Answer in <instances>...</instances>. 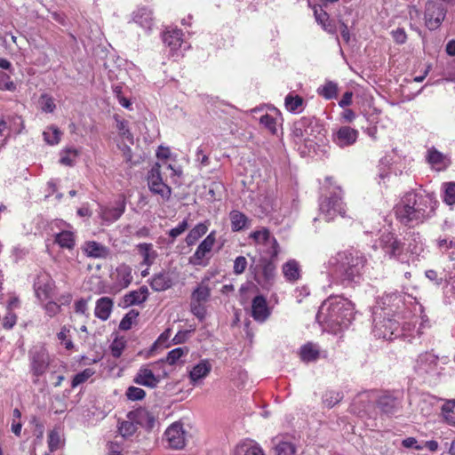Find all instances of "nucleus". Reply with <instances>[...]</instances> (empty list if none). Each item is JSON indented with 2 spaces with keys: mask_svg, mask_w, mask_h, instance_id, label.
I'll return each instance as SVG.
<instances>
[{
  "mask_svg": "<svg viewBox=\"0 0 455 455\" xmlns=\"http://www.w3.org/2000/svg\"><path fill=\"white\" fill-rule=\"evenodd\" d=\"M445 63L441 61L437 65V74L443 76V80L455 82V59H445Z\"/></svg>",
  "mask_w": 455,
  "mask_h": 455,
  "instance_id": "obj_39",
  "label": "nucleus"
},
{
  "mask_svg": "<svg viewBox=\"0 0 455 455\" xmlns=\"http://www.w3.org/2000/svg\"><path fill=\"white\" fill-rule=\"evenodd\" d=\"M133 381L138 385L153 388L160 382V379L148 366H142L138 371Z\"/></svg>",
  "mask_w": 455,
  "mask_h": 455,
  "instance_id": "obj_24",
  "label": "nucleus"
},
{
  "mask_svg": "<svg viewBox=\"0 0 455 455\" xmlns=\"http://www.w3.org/2000/svg\"><path fill=\"white\" fill-rule=\"evenodd\" d=\"M346 205L341 197V190L334 188L329 195L322 196L319 200V217L326 222L332 221L337 216L345 217Z\"/></svg>",
  "mask_w": 455,
  "mask_h": 455,
  "instance_id": "obj_6",
  "label": "nucleus"
},
{
  "mask_svg": "<svg viewBox=\"0 0 455 455\" xmlns=\"http://www.w3.org/2000/svg\"><path fill=\"white\" fill-rule=\"evenodd\" d=\"M443 201L449 204H455V183L449 182L443 184Z\"/></svg>",
  "mask_w": 455,
  "mask_h": 455,
  "instance_id": "obj_63",
  "label": "nucleus"
},
{
  "mask_svg": "<svg viewBox=\"0 0 455 455\" xmlns=\"http://www.w3.org/2000/svg\"><path fill=\"white\" fill-rule=\"evenodd\" d=\"M187 440V433L180 422H174L167 427L164 433L163 442L174 450L184 448Z\"/></svg>",
  "mask_w": 455,
  "mask_h": 455,
  "instance_id": "obj_12",
  "label": "nucleus"
},
{
  "mask_svg": "<svg viewBox=\"0 0 455 455\" xmlns=\"http://www.w3.org/2000/svg\"><path fill=\"white\" fill-rule=\"evenodd\" d=\"M212 368V363L206 359L201 360L198 363L193 366L189 371V379L191 384L195 386L201 382L205 377L209 375Z\"/></svg>",
  "mask_w": 455,
  "mask_h": 455,
  "instance_id": "obj_28",
  "label": "nucleus"
},
{
  "mask_svg": "<svg viewBox=\"0 0 455 455\" xmlns=\"http://www.w3.org/2000/svg\"><path fill=\"white\" fill-rule=\"evenodd\" d=\"M440 370L438 356L432 352L420 354L414 364V371L419 376L434 377L440 373Z\"/></svg>",
  "mask_w": 455,
  "mask_h": 455,
  "instance_id": "obj_11",
  "label": "nucleus"
},
{
  "mask_svg": "<svg viewBox=\"0 0 455 455\" xmlns=\"http://www.w3.org/2000/svg\"><path fill=\"white\" fill-rule=\"evenodd\" d=\"M30 371L36 377L44 375L49 368L51 357L44 345L37 344L28 351Z\"/></svg>",
  "mask_w": 455,
  "mask_h": 455,
  "instance_id": "obj_10",
  "label": "nucleus"
},
{
  "mask_svg": "<svg viewBox=\"0 0 455 455\" xmlns=\"http://www.w3.org/2000/svg\"><path fill=\"white\" fill-rule=\"evenodd\" d=\"M342 398L343 395L340 392L329 390L326 391L325 394L323 395V402L327 407L331 408L338 403H339L342 400Z\"/></svg>",
  "mask_w": 455,
  "mask_h": 455,
  "instance_id": "obj_57",
  "label": "nucleus"
},
{
  "mask_svg": "<svg viewBox=\"0 0 455 455\" xmlns=\"http://www.w3.org/2000/svg\"><path fill=\"white\" fill-rule=\"evenodd\" d=\"M306 107L307 101L304 98L294 92H290L284 98V108L291 114H300Z\"/></svg>",
  "mask_w": 455,
  "mask_h": 455,
  "instance_id": "obj_26",
  "label": "nucleus"
},
{
  "mask_svg": "<svg viewBox=\"0 0 455 455\" xmlns=\"http://www.w3.org/2000/svg\"><path fill=\"white\" fill-rule=\"evenodd\" d=\"M45 142L51 146L57 145L61 138L60 130L54 126H49L43 133Z\"/></svg>",
  "mask_w": 455,
  "mask_h": 455,
  "instance_id": "obj_52",
  "label": "nucleus"
},
{
  "mask_svg": "<svg viewBox=\"0 0 455 455\" xmlns=\"http://www.w3.org/2000/svg\"><path fill=\"white\" fill-rule=\"evenodd\" d=\"M187 353H188V350L183 347L174 348L167 354L165 362L170 365H173V364L177 363L181 357L186 355Z\"/></svg>",
  "mask_w": 455,
  "mask_h": 455,
  "instance_id": "obj_62",
  "label": "nucleus"
},
{
  "mask_svg": "<svg viewBox=\"0 0 455 455\" xmlns=\"http://www.w3.org/2000/svg\"><path fill=\"white\" fill-rule=\"evenodd\" d=\"M259 123L272 134H275L277 132V119L271 115L265 114L261 116Z\"/></svg>",
  "mask_w": 455,
  "mask_h": 455,
  "instance_id": "obj_58",
  "label": "nucleus"
},
{
  "mask_svg": "<svg viewBox=\"0 0 455 455\" xmlns=\"http://www.w3.org/2000/svg\"><path fill=\"white\" fill-rule=\"evenodd\" d=\"M182 31L178 28L166 30L163 35L164 43L170 47L171 51L175 52L179 48L189 47V45L182 40Z\"/></svg>",
  "mask_w": 455,
  "mask_h": 455,
  "instance_id": "obj_25",
  "label": "nucleus"
},
{
  "mask_svg": "<svg viewBox=\"0 0 455 455\" xmlns=\"http://www.w3.org/2000/svg\"><path fill=\"white\" fill-rule=\"evenodd\" d=\"M378 408L385 414L391 415L397 411L399 402L391 395H382L377 401Z\"/></svg>",
  "mask_w": 455,
  "mask_h": 455,
  "instance_id": "obj_37",
  "label": "nucleus"
},
{
  "mask_svg": "<svg viewBox=\"0 0 455 455\" xmlns=\"http://www.w3.org/2000/svg\"><path fill=\"white\" fill-rule=\"evenodd\" d=\"M452 268L451 271L448 270L447 277L449 281L444 291L450 302L455 300V263H452Z\"/></svg>",
  "mask_w": 455,
  "mask_h": 455,
  "instance_id": "obj_55",
  "label": "nucleus"
},
{
  "mask_svg": "<svg viewBox=\"0 0 455 455\" xmlns=\"http://www.w3.org/2000/svg\"><path fill=\"white\" fill-rule=\"evenodd\" d=\"M82 251L87 257L94 259H106L109 255V249L95 241L85 242Z\"/></svg>",
  "mask_w": 455,
  "mask_h": 455,
  "instance_id": "obj_27",
  "label": "nucleus"
},
{
  "mask_svg": "<svg viewBox=\"0 0 455 455\" xmlns=\"http://www.w3.org/2000/svg\"><path fill=\"white\" fill-rule=\"evenodd\" d=\"M317 93L325 100L335 99L338 95V84L333 81H326L318 87Z\"/></svg>",
  "mask_w": 455,
  "mask_h": 455,
  "instance_id": "obj_49",
  "label": "nucleus"
},
{
  "mask_svg": "<svg viewBox=\"0 0 455 455\" xmlns=\"http://www.w3.org/2000/svg\"><path fill=\"white\" fill-rule=\"evenodd\" d=\"M425 158L431 168L438 172L446 170L451 163L449 155L440 152L435 147L427 148Z\"/></svg>",
  "mask_w": 455,
  "mask_h": 455,
  "instance_id": "obj_17",
  "label": "nucleus"
},
{
  "mask_svg": "<svg viewBox=\"0 0 455 455\" xmlns=\"http://www.w3.org/2000/svg\"><path fill=\"white\" fill-rule=\"evenodd\" d=\"M372 315V333L378 339H393L400 335H406V331L411 330L410 323H400L392 316H385L378 310L373 311Z\"/></svg>",
  "mask_w": 455,
  "mask_h": 455,
  "instance_id": "obj_4",
  "label": "nucleus"
},
{
  "mask_svg": "<svg viewBox=\"0 0 455 455\" xmlns=\"http://www.w3.org/2000/svg\"><path fill=\"white\" fill-rule=\"evenodd\" d=\"M125 211L124 200L119 198L114 205L100 207V215L104 221L114 222L117 220Z\"/></svg>",
  "mask_w": 455,
  "mask_h": 455,
  "instance_id": "obj_23",
  "label": "nucleus"
},
{
  "mask_svg": "<svg viewBox=\"0 0 455 455\" xmlns=\"http://www.w3.org/2000/svg\"><path fill=\"white\" fill-rule=\"evenodd\" d=\"M437 245L441 251L443 252H449V251L451 250L450 253L451 262V264L454 263V250H455V238L454 237H445V238H439L437 241Z\"/></svg>",
  "mask_w": 455,
  "mask_h": 455,
  "instance_id": "obj_53",
  "label": "nucleus"
},
{
  "mask_svg": "<svg viewBox=\"0 0 455 455\" xmlns=\"http://www.w3.org/2000/svg\"><path fill=\"white\" fill-rule=\"evenodd\" d=\"M8 123V131L13 133H20L23 128V120L20 116H15L6 119Z\"/></svg>",
  "mask_w": 455,
  "mask_h": 455,
  "instance_id": "obj_64",
  "label": "nucleus"
},
{
  "mask_svg": "<svg viewBox=\"0 0 455 455\" xmlns=\"http://www.w3.org/2000/svg\"><path fill=\"white\" fill-rule=\"evenodd\" d=\"M425 251V244L423 238L419 234L412 233L410 236V240L405 249V252L410 253L412 256H420Z\"/></svg>",
  "mask_w": 455,
  "mask_h": 455,
  "instance_id": "obj_42",
  "label": "nucleus"
},
{
  "mask_svg": "<svg viewBox=\"0 0 455 455\" xmlns=\"http://www.w3.org/2000/svg\"><path fill=\"white\" fill-rule=\"evenodd\" d=\"M291 136L297 144H309L321 141L323 129L314 116H302L295 121L291 128Z\"/></svg>",
  "mask_w": 455,
  "mask_h": 455,
  "instance_id": "obj_5",
  "label": "nucleus"
},
{
  "mask_svg": "<svg viewBox=\"0 0 455 455\" xmlns=\"http://www.w3.org/2000/svg\"><path fill=\"white\" fill-rule=\"evenodd\" d=\"M407 323H411V330L406 331V335L411 336L412 338L415 336L419 337L424 333L426 329L430 327L429 320L426 315H421L419 317L413 316V319Z\"/></svg>",
  "mask_w": 455,
  "mask_h": 455,
  "instance_id": "obj_32",
  "label": "nucleus"
},
{
  "mask_svg": "<svg viewBox=\"0 0 455 455\" xmlns=\"http://www.w3.org/2000/svg\"><path fill=\"white\" fill-rule=\"evenodd\" d=\"M404 245L394 233L384 232L381 234L377 246L381 249L385 257L404 263L409 260Z\"/></svg>",
  "mask_w": 455,
  "mask_h": 455,
  "instance_id": "obj_7",
  "label": "nucleus"
},
{
  "mask_svg": "<svg viewBox=\"0 0 455 455\" xmlns=\"http://www.w3.org/2000/svg\"><path fill=\"white\" fill-rule=\"evenodd\" d=\"M133 21L140 27L150 29L153 25L152 12L147 7L139 8L133 12Z\"/></svg>",
  "mask_w": 455,
  "mask_h": 455,
  "instance_id": "obj_41",
  "label": "nucleus"
},
{
  "mask_svg": "<svg viewBox=\"0 0 455 455\" xmlns=\"http://www.w3.org/2000/svg\"><path fill=\"white\" fill-rule=\"evenodd\" d=\"M366 262L357 251H341L329 259L327 267L330 278L343 286L359 283Z\"/></svg>",
  "mask_w": 455,
  "mask_h": 455,
  "instance_id": "obj_3",
  "label": "nucleus"
},
{
  "mask_svg": "<svg viewBox=\"0 0 455 455\" xmlns=\"http://www.w3.org/2000/svg\"><path fill=\"white\" fill-rule=\"evenodd\" d=\"M447 15V8L441 0H428L425 4L424 20L429 30H436Z\"/></svg>",
  "mask_w": 455,
  "mask_h": 455,
  "instance_id": "obj_9",
  "label": "nucleus"
},
{
  "mask_svg": "<svg viewBox=\"0 0 455 455\" xmlns=\"http://www.w3.org/2000/svg\"><path fill=\"white\" fill-rule=\"evenodd\" d=\"M62 443L61 436L57 429L50 431L48 435V447L50 451L53 452L60 448Z\"/></svg>",
  "mask_w": 455,
  "mask_h": 455,
  "instance_id": "obj_61",
  "label": "nucleus"
},
{
  "mask_svg": "<svg viewBox=\"0 0 455 455\" xmlns=\"http://www.w3.org/2000/svg\"><path fill=\"white\" fill-rule=\"evenodd\" d=\"M127 418L135 421L136 425L147 429H151L156 421L155 416L145 408H138L130 411Z\"/></svg>",
  "mask_w": 455,
  "mask_h": 455,
  "instance_id": "obj_22",
  "label": "nucleus"
},
{
  "mask_svg": "<svg viewBox=\"0 0 455 455\" xmlns=\"http://www.w3.org/2000/svg\"><path fill=\"white\" fill-rule=\"evenodd\" d=\"M148 297V289L146 286H141L138 290L132 291L125 294L124 297V306L131 307L133 305L142 304Z\"/></svg>",
  "mask_w": 455,
  "mask_h": 455,
  "instance_id": "obj_31",
  "label": "nucleus"
},
{
  "mask_svg": "<svg viewBox=\"0 0 455 455\" xmlns=\"http://www.w3.org/2000/svg\"><path fill=\"white\" fill-rule=\"evenodd\" d=\"M208 231V225L204 223H199L196 225L186 236V243L188 246L195 244L203 235Z\"/></svg>",
  "mask_w": 455,
  "mask_h": 455,
  "instance_id": "obj_45",
  "label": "nucleus"
},
{
  "mask_svg": "<svg viewBox=\"0 0 455 455\" xmlns=\"http://www.w3.org/2000/svg\"><path fill=\"white\" fill-rule=\"evenodd\" d=\"M216 241V233L212 231L197 246L194 254L189 258V263L194 266L204 265V259L212 251Z\"/></svg>",
  "mask_w": 455,
  "mask_h": 455,
  "instance_id": "obj_16",
  "label": "nucleus"
},
{
  "mask_svg": "<svg viewBox=\"0 0 455 455\" xmlns=\"http://www.w3.org/2000/svg\"><path fill=\"white\" fill-rule=\"evenodd\" d=\"M111 277L117 288H127L133 280L132 269L127 264H121L116 267L115 272L112 273Z\"/></svg>",
  "mask_w": 455,
  "mask_h": 455,
  "instance_id": "obj_21",
  "label": "nucleus"
},
{
  "mask_svg": "<svg viewBox=\"0 0 455 455\" xmlns=\"http://www.w3.org/2000/svg\"><path fill=\"white\" fill-rule=\"evenodd\" d=\"M442 415L448 425L455 427V400H448L443 404Z\"/></svg>",
  "mask_w": 455,
  "mask_h": 455,
  "instance_id": "obj_50",
  "label": "nucleus"
},
{
  "mask_svg": "<svg viewBox=\"0 0 455 455\" xmlns=\"http://www.w3.org/2000/svg\"><path fill=\"white\" fill-rule=\"evenodd\" d=\"M116 121V128L118 130V141H127L129 144H133V135L129 130L128 122L120 119L118 116L115 117Z\"/></svg>",
  "mask_w": 455,
  "mask_h": 455,
  "instance_id": "obj_47",
  "label": "nucleus"
},
{
  "mask_svg": "<svg viewBox=\"0 0 455 455\" xmlns=\"http://www.w3.org/2000/svg\"><path fill=\"white\" fill-rule=\"evenodd\" d=\"M436 205L433 194L419 189L406 193L395 205V213L402 224L414 227L431 218Z\"/></svg>",
  "mask_w": 455,
  "mask_h": 455,
  "instance_id": "obj_1",
  "label": "nucleus"
},
{
  "mask_svg": "<svg viewBox=\"0 0 455 455\" xmlns=\"http://www.w3.org/2000/svg\"><path fill=\"white\" fill-rule=\"evenodd\" d=\"M403 308V295L396 291H392L386 293L377 300L373 311L378 310V312H381L385 316L398 317V319H400L405 318V316L400 315Z\"/></svg>",
  "mask_w": 455,
  "mask_h": 455,
  "instance_id": "obj_8",
  "label": "nucleus"
},
{
  "mask_svg": "<svg viewBox=\"0 0 455 455\" xmlns=\"http://www.w3.org/2000/svg\"><path fill=\"white\" fill-rule=\"evenodd\" d=\"M172 284V279L166 272L156 274L150 280V286L156 291H165L169 289Z\"/></svg>",
  "mask_w": 455,
  "mask_h": 455,
  "instance_id": "obj_43",
  "label": "nucleus"
},
{
  "mask_svg": "<svg viewBox=\"0 0 455 455\" xmlns=\"http://www.w3.org/2000/svg\"><path fill=\"white\" fill-rule=\"evenodd\" d=\"M235 455H265V453L258 443L246 439L235 446Z\"/></svg>",
  "mask_w": 455,
  "mask_h": 455,
  "instance_id": "obj_29",
  "label": "nucleus"
},
{
  "mask_svg": "<svg viewBox=\"0 0 455 455\" xmlns=\"http://www.w3.org/2000/svg\"><path fill=\"white\" fill-rule=\"evenodd\" d=\"M283 273L285 279L289 282H294L299 278V263L291 259L283 266Z\"/></svg>",
  "mask_w": 455,
  "mask_h": 455,
  "instance_id": "obj_46",
  "label": "nucleus"
},
{
  "mask_svg": "<svg viewBox=\"0 0 455 455\" xmlns=\"http://www.w3.org/2000/svg\"><path fill=\"white\" fill-rule=\"evenodd\" d=\"M315 18L316 22L321 25L323 30L330 34H336L337 28L332 20H330L329 14L322 8L315 9Z\"/></svg>",
  "mask_w": 455,
  "mask_h": 455,
  "instance_id": "obj_38",
  "label": "nucleus"
},
{
  "mask_svg": "<svg viewBox=\"0 0 455 455\" xmlns=\"http://www.w3.org/2000/svg\"><path fill=\"white\" fill-rule=\"evenodd\" d=\"M113 308V300L108 297H102L96 302L94 310L95 316L106 321L110 316Z\"/></svg>",
  "mask_w": 455,
  "mask_h": 455,
  "instance_id": "obj_34",
  "label": "nucleus"
},
{
  "mask_svg": "<svg viewBox=\"0 0 455 455\" xmlns=\"http://www.w3.org/2000/svg\"><path fill=\"white\" fill-rule=\"evenodd\" d=\"M229 220L231 229L234 232L242 231L251 224V220L244 213L237 210H233L229 212Z\"/></svg>",
  "mask_w": 455,
  "mask_h": 455,
  "instance_id": "obj_33",
  "label": "nucleus"
},
{
  "mask_svg": "<svg viewBox=\"0 0 455 455\" xmlns=\"http://www.w3.org/2000/svg\"><path fill=\"white\" fill-rule=\"evenodd\" d=\"M319 356V350L317 347L312 343L304 345L300 348V358L304 362L315 361Z\"/></svg>",
  "mask_w": 455,
  "mask_h": 455,
  "instance_id": "obj_51",
  "label": "nucleus"
},
{
  "mask_svg": "<svg viewBox=\"0 0 455 455\" xmlns=\"http://www.w3.org/2000/svg\"><path fill=\"white\" fill-rule=\"evenodd\" d=\"M358 131L349 126H341L332 134V141L339 148L355 144L358 138Z\"/></svg>",
  "mask_w": 455,
  "mask_h": 455,
  "instance_id": "obj_19",
  "label": "nucleus"
},
{
  "mask_svg": "<svg viewBox=\"0 0 455 455\" xmlns=\"http://www.w3.org/2000/svg\"><path fill=\"white\" fill-rule=\"evenodd\" d=\"M55 283L52 278L46 273L37 275L34 282V291L36 298L44 301L52 297Z\"/></svg>",
  "mask_w": 455,
  "mask_h": 455,
  "instance_id": "obj_15",
  "label": "nucleus"
},
{
  "mask_svg": "<svg viewBox=\"0 0 455 455\" xmlns=\"http://www.w3.org/2000/svg\"><path fill=\"white\" fill-rule=\"evenodd\" d=\"M257 204L259 209V214L267 216L270 214L277 206L276 199L272 195L262 194L258 197Z\"/></svg>",
  "mask_w": 455,
  "mask_h": 455,
  "instance_id": "obj_40",
  "label": "nucleus"
},
{
  "mask_svg": "<svg viewBox=\"0 0 455 455\" xmlns=\"http://www.w3.org/2000/svg\"><path fill=\"white\" fill-rule=\"evenodd\" d=\"M272 259H262L259 268L254 271V279L263 289L269 290L275 277V266Z\"/></svg>",
  "mask_w": 455,
  "mask_h": 455,
  "instance_id": "obj_14",
  "label": "nucleus"
},
{
  "mask_svg": "<svg viewBox=\"0 0 455 455\" xmlns=\"http://www.w3.org/2000/svg\"><path fill=\"white\" fill-rule=\"evenodd\" d=\"M271 315L267 299L262 295L256 296L251 301V316L258 323L266 322Z\"/></svg>",
  "mask_w": 455,
  "mask_h": 455,
  "instance_id": "obj_20",
  "label": "nucleus"
},
{
  "mask_svg": "<svg viewBox=\"0 0 455 455\" xmlns=\"http://www.w3.org/2000/svg\"><path fill=\"white\" fill-rule=\"evenodd\" d=\"M276 455H295L296 448L293 443L287 441H282L279 437L272 440Z\"/></svg>",
  "mask_w": 455,
  "mask_h": 455,
  "instance_id": "obj_48",
  "label": "nucleus"
},
{
  "mask_svg": "<svg viewBox=\"0 0 455 455\" xmlns=\"http://www.w3.org/2000/svg\"><path fill=\"white\" fill-rule=\"evenodd\" d=\"M190 311L199 320L204 321L207 315V308L204 303L190 300Z\"/></svg>",
  "mask_w": 455,
  "mask_h": 455,
  "instance_id": "obj_59",
  "label": "nucleus"
},
{
  "mask_svg": "<svg viewBox=\"0 0 455 455\" xmlns=\"http://www.w3.org/2000/svg\"><path fill=\"white\" fill-rule=\"evenodd\" d=\"M354 316L355 306L349 299L331 295L320 306L316 320L329 331L338 333L349 327Z\"/></svg>",
  "mask_w": 455,
  "mask_h": 455,
  "instance_id": "obj_2",
  "label": "nucleus"
},
{
  "mask_svg": "<svg viewBox=\"0 0 455 455\" xmlns=\"http://www.w3.org/2000/svg\"><path fill=\"white\" fill-rule=\"evenodd\" d=\"M160 168L161 165L157 163L151 168L148 176V185L152 193L159 195L164 200H168L172 189L164 182Z\"/></svg>",
  "mask_w": 455,
  "mask_h": 455,
  "instance_id": "obj_13",
  "label": "nucleus"
},
{
  "mask_svg": "<svg viewBox=\"0 0 455 455\" xmlns=\"http://www.w3.org/2000/svg\"><path fill=\"white\" fill-rule=\"evenodd\" d=\"M210 279L204 278L191 293V300L206 304L210 299L212 288L209 285Z\"/></svg>",
  "mask_w": 455,
  "mask_h": 455,
  "instance_id": "obj_30",
  "label": "nucleus"
},
{
  "mask_svg": "<svg viewBox=\"0 0 455 455\" xmlns=\"http://www.w3.org/2000/svg\"><path fill=\"white\" fill-rule=\"evenodd\" d=\"M95 371L91 368H86L83 371L76 374L72 379V387H76L77 386L87 381L92 376H93Z\"/></svg>",
  "mask_w": 455,
  "mask_h": 455,
  "instance_id": "obj_60",
  "label": "nucleus"
},
{
  "mask_svg": "<svg viewBox=\"0 0 455 455\" xmlns=\"http://www.w3.org/2000/svg\"><path fill=\"white\" fill-rule=\"evenodd\" d=\"M250 238H251L254 241L259 252H260L261 249L263 248L262 246L267 243L271 247L270 250L272 254L279 253L278 243L276 239L273 235H271L267 228H262L259 230L252 232L250 235Z\"/></svg>",
  "mask_w": 455,
  "mask_h": 455,
  "instance_id": "obj_18",
  "label": "nucleus"
},
{
  "mask_svg": "<svg viewBox=\"0 0 455 455\" xmlns=\"http://www.w3.org/2000/svg\"><path fill=\"white\" fill-rule=\"evenodd\" d=\"M140 255L142 258L141 265L150 267L155 262L157 252L154 250L152 243H141L136 246Z\"/></svg>",
  "mask_w": 455,
  "mask_h": 455,
  "instance_id": "obj_35",
  "label": "nucleus"
},
{
  "mask_svg": "<svg viewBox=\"0 0 455 455\" xmlns=\"http://www.w3.org/2000/svg\"><path fill=\"white\" fill-rule=\"evenodd\" d=\"M137 429L138 426L136 425L135 421L131 420L128 418L126 420L121 422L118 427V431L123 437L132 436L133 434H135Z\"/></svg>",
  "mask_w": 455,
  "mask_h": 455,
  "instance_id": "obj_56",
  "label": "nucleus"
},
{
  "mask_svg": "<svg viewBox=\"0 0 455 455\" xmlns=\"http://www.w3.org/2000/svg\"><path fill=\"white\" fill-rule=\"evenodd\" d=\"M79 155V149L75 148H66L60 153V163L65 166H74Z\"/></svg>",
  "mask_w": 455,
  "mask_h": 455,
  "instance_id": "obj_44",
  "label": "nucleus"
},
{
  "mask_svg": "<svg viewBox=\"0 0 455 455\" xmlns=\"http://www.w3.org/2000/svg\"><path fill=\"white\" fill-rule=\"evenodd\" d=\"M38 104L40 109L44 113H53L56 109L54 99L47 93H43L40 96Z\"/></svg>",
  "mask_w": 455,
  "mask_h": 455,
  "instance_id": "obj_54",
  "label": "nucleus"
},
{
  "mask_svg": "<svg viewBox=\"0 0 455 455\" xmlns=\"http://www.w3.org/2000/svg\"><path fill=\"white\" fill-rule=\"evenodd\" d=\"M54 243L60 248L72 250L76 245V235L72 230H62L54 235Z\"/></svg>",
  "mask_w": 455,
  "mask_h": 455,
  "instance_id": "obj_36",
  "label": "nucleus"
}]
</instances>
